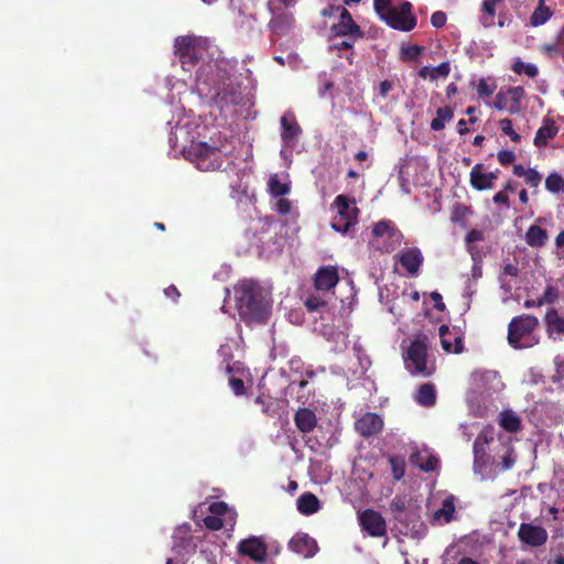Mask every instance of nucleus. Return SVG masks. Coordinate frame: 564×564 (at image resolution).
I'll return each instance as SVG.
<instances>
[{
	"mask_svg": "<svg viewBox=\"0 0 564 564\" xmlns=\"http://www.w3.org/2000/svg\"><path fill=\"white\" fill-rule=\"evenodd\" d=\"M283 7L269 4L271 19L268 23L269 30L278 36L286 35L293 28L295 19L293 14Z\"/></svg>",
	"mask_w": 564,
	"mask_h": 564,
	"instance_id": "9b49d317",
	"label": "nucleus"
},
{
	"mask_svg": "<svg viewBox=\"0 0 564 564\" xmlns=\"http://www.w3.org/2000/svg\"><path fill=\"white\" fill-rule=\"evenodd\" d=\"M541 52H543L549 57H554L561 53V50H560V45L557 43L543 44L541 46Z\"/></svg>",
	"mask_w": 564,
	"mask_h": 564,
	"instance_id": "4d7b16f0",
	"label": "nucleus"
},
{
	"mask_svg": "<svg viewBox=\"0 0 564 564\" xmlns=\"http://www.w3.org/2000/svg\"><path fill=\"white\" fill-rule=\"evenodd\" d=\"M390 508L393 512H403L406 509V501L403 497H394L391 500Z\"/></svg>",
	"mask_w": 564,
	"mask_h": 564,
	"instance_id": "6e6d98bb",
	"label": "nucleus"
},
{
	"mask_svg": "<svg viewBox=\"0 0 564 564\" xmlns=\"http://www.w3.org/2000/svg\"><path fill=\"white\" fill-rule=\"evenodd\" d=\"M469 183L476 191H487L494 187L492 175L486 172L485 165L481 163L473 166L469 174Z\"/></svg>",
	"mask_w": 564,
	"mask_h": 564,
	"instance_id": "412c9836",
	"label": "nucleus"
},
{
	"mask_svg": "<svg viewBox=\"0 0 564 564\" xmlns=\"http://www.w3.org/2000/svg\"><path fill=\"white\" fill-rule=\"evenodd\" d=\"M492 200H494V203L502 204L506 207L510 206L509 205V197H508V195L503 191H500V192L496 193L495 196L492 197Z\"/></svg>",
	"mask_w": 564,
	"mask_h": 564,
	"instance_id": "e2e57ef3",
	"label": "nucleus"
},
{
	"mask_svg": "<svg viewBox=\"0 0 564 564\" xmlns=\"http://www.w3.org/2000/svg\"><path fill=\"white\" fill-rule=\"evenodd\" d=\"M391 2L392 0H373V9L380 19H382L387 11L393 8Z\"/></svg>",
	"mask_w": 564,
	"mask_h": 564,
	"instance_id": "09e8293b",
	"label": "nucleus"
},
{
	"mask_svg": "<svg viewBox=\"0 0 564 564\" xmlns=\"http://www.w3.org/2000/svg\"><path fill=\"white\" fill-rule=\"evenodd\" d=\"M357 433L364 437L379 434L383 429L382 419L376 413H366L355 423Z\"/></svg>",
	"mask_w": 564,
	"mask_h": 564,
	"instance_id": "6ab92c4d",
	"label": "nucleus"
},
{
	"mask_svg": "<svg viewBox=\"0 0 564 564\" xmlns=\"http://www.w3.org/2000/svg\"><path fill=\"white\" fill-rule=\"evenodd\" d=\"M524 180L528 186L536 188L542 181V176L536 170L529 167L527 169Z\"/></svg>",
	"mask_w": 564,
	"mask_h": 564,
	"instance_id": "a18cd8bd",
	"label": "nucleus"
},
{
	"mask_svg": "<svg viewBox=\"0 0 564 564\" xmlns=\"http://www.w3.org/2000/svg\"><path fill=\"white\" fill-rule=\"evenodd\" d=\"M440 465V460L435 455L429 454L422 464L419 465V468L423 471H435Z\"/></svg>",
	"mask_w": 564,
	"mask_h": 564,
	"instance_id": "c03bdc74",
	"label": "nucleus"
},
{
	"mask_svg": "<svg viewBox=\"0 0 564 564\" xmlns=\"http://www.w3.org/2000/svg\"><path fill=\"white\" fill-rule=\"evenodd\" d=\"M338 281L339 275L336 267H322L315 273L314 286L316 291H329L336 286Z\"/></svg>",
	"mask_w": 564,
	"mask_h": 564,
	"instance_id": "aec40b11",
	"label": "nucleus"
},
{
	"mask_svg": "<svg viewBox=\"0 0 564 564\" xmlns=\"http://www.w3.org/2000/svg\"><path fill=\"white\" fill-rule=\"evenodd\" d=\"M558 132V127L551 118H545L542 126L538 129L533 143L538 148L545 147L550 139H553Z\"/></svg>",
	"mask_w": 564,
	"mask_h": 564,
	"instance_id": "5701e85b",
	"label": "nucleus"
},
{
	"mask_svg": "<svg viewBox=\"0 0 564 564\" xmlns=\"http://www.w3.org/2000/svg\"><path fill=\"white\" fill-rule=\"evenodd\" d=\"M308 312H316L327 305V301L318 294H310L304 302Z\"/></svg>",
	"mask_w": 564,
	"mask_h": 564,
	"instance_id": "4c0bfd02",
	"label": "nucleus"
},
{
	"mask_svg": "<svg viewBox=\"0 0 564 564\" xmlns=\"http://www.w3.org/2000/svg\"><path fill=\"white\" fill-rule=\"evenodd\" d=\"M519 274V268L517 262H507L502 267V272L500 275V281L502 282L506 276L517 278Z\"/></svg>",
	"mask_w": 564,
	"mask_h": 564,
	"instance_id": "49530a36",
	"label": "nucleus"
},
{
	"mask_svg": "<svg viewBox=\"0 0 564 564\" xmlns=\"http://www.w3.org/2000/svg\"><path fill=\"white\" fill-rule=\"evenodd\" d=\"M451 72V65L448 62H443L436 67L431 68V80H436L438 78H445L448 76Z\"/></svg>",
	"mask_w": 564,
	"mask_h": 564,
	"instance_id": "37998d69",
	"label": "nucleus"
},
{
	"mask_svg": "<svg viewBox=\"0 0 564 564\" xmlns=\"http://www.w3.org/2000/svg\"><path fill=\"white\" fill-rule=\"evenodd\" d=\"M268 186H269L270 194L274 197H282V196L289 194V192L291 189L290 185L282 183L279 180L276 174L270 176Z\"/></svg>",
	"mask_w": 564,
	"mask_h": 564,
	"instance_id": "473e14b6",
	"label": "nucleus"
},
{
	"mask_svg": "<svg viewBox=\"0 0 564 564\" xmlns=\"http://www.w3.org/2000/svg\"><path fill=\"white\" fill-rule=\"evenodd\" d=\"M539 319L530 314L513 317L508 325V344L514 349H527L538 344L534 330Z\"/></svg>",
	"mask_w": 564,
	"mask_h": 564,
	"instance_id": "7ed1b4c3",
	"label": "nucleus"
},
{
	"mask_svg": "<svg viewBox=\"0 0 564 564\" xmlns=\"http://www.w3.org/2000/svg\"><path fill=\"white\" fill-rule=\"evenodd\" d=\"M372 239L369 246L381 253H391L399 248L403 240L402 231L389 219H382L372 225Z\"/></svg>",
	"mask_w": 564,
	"mask_h": 564,
	"instance_id": "20e7f679",
	"label": "nucleus"
},
{
	"mask_svg": "<svg viewBox=\"0 0 564 564\" xmlns=\"http://www.w3.org/2000/svg\"><path fill=\"white\" fill-rule=\"evenodd\" d=\"M236 307L246 324L265 323L270 315V302L263 289L251 280H245L235 288Z\"/></svg>",
	"mask_w": 564,
	"mask_h": 564,
	"instance_id": "f257e3e1",
	"label": "nucleus"
},
{
	"mask_svg": "<svg viewBox=\"0 0 564 564\" xmlns=\"http://www.w3.org/2000/svg\"><path fill=\"white\" fill-rule=\"evenodd\" d=\"M240 555L247 556L258 564H264L268 561V545L262 536L251 535L242 539L237 546Z\"/></svg>",
	"mask_w": 564,
	"mask_h": 564,
	"instance_id": "9d476101",
	"label": "nucleus"
},
{
	"mask_svg": "<svg viewBox=\"0 0 564 564\" xmlns=\"http://www.w3.org/2000/svg\"><path fill=\"white\" fill-rule=\"evenodd\" d=\"M499 425L509 433H517L522 427L521 417L512 410H503L499 414Z\"/></svg>",
	"mask_w": 564,
	"mask_h": 564,
	"instance_id": "a878e982",
	"label": "nucleus"
},
{
	"mask_svg": "<svg viewBox=\"0 0 564 564\" xmlns=\"http://www.w3.org/2000/svg\"><path fill=\"white\" fill-rule=\"evenodd\" d=\"M426 337H417L410 344L406 350L404 358L405 367L412 375L430 376L431 372L426 370Z\"/></svg>",
	"mask_w": 564,
	"mask_h": 564,
	"instance_id": "6e6552de",
	"label": "nucleus"
},
{
	"mask_svg": "<svg viewBox=\"0 0 564 564\" xmlns=\"http://www.w3.org/2000/svg\"><path fill=\"white\" fill-rule=\"evenodd\" d=\"M454 117V110L451 106L441 107L436 110V117L431 121L433 131H441L445 128V123Z\"/></svg>",
	"mask_w": 564,
	"mask_h": 564,
	"instance_id": "2f4dec72",
	"label": "nucleus"
},
{
	"mask_svg": "<svg viewBox=\"0 0 564 564\" xmlns=\"http://www.w3.org/2000/svg\"><path fill=\"white\" fill-rule=\"evenodd\" d=\"M553 15V11L545 4V0H539L538 7L530 15L529 23L533 28L545 24Z\"/></svg>",
	"mask_w": 564,
	"mask_h": 564,
	"instance_id": "cd10ccee",
	"label": "nucleus"
},
{
	"mask_svg": "<svg viewBox=\"0 0 564 564\" xmlns=\"http://www.w3.org/2000/svg\"><path fill=\"white\" fill-rule=\"evenodd\" d=\"M560 297V291L554 285H546L545 290L543 291L542 295L540 296L543 305L545 304H553L555 303Z\"/></svg>",
	"mask_w": 564,
	"mask_h": 564,
	"instance_id": "ea45409f",
	"label": "nucleus"
},
{
	"mask_svg": "<svg viewBox=\"0 0 564 564\" xmlns=\"http://www.w3.org/2000/svg\"><path fill=\"white\" fill-rule=\"evenodd\" d=\"M334 36H350L354 39L362 37L364 33L360 26L354 21L347 9H340V21L330 29Z\"/></svg>",
	"mask_w": 564,
	"mask_h": 564,
	"instance_id": "dca6fc26",
	"label": "nucleus"
},
{
	"mask_svg": "<svg viewBox=\"0 0 564 564\" xmlns=\"http://www.w3.org/2000/svg\"><path fill=\"white\" fill-rule=\"evenodd\" d=\"M356 39L352 40H341L339 42L334 43V48L336 50H348L351 48Z\"/></svg>",
	"mask_w": 564,
	"mask_h": 564,
	"instance_id": "0e129e2a",
	"label": "nucleus"
},
{
	"mask_svg": "<svg viewBox=\"0 0 564 564\" xmlns=\"http://www.w3.org/2000/svg\"><path fill=\"white\" fill-rule=\"evenodd\" d=\"M475 381L481 383L485 388L489 386V389L496 390L498 386L501 384L500 376L498 371L495 370H480L474 372Z\"/></svg>",
	"mask_w": 564,
	"mask_h": 564,
	"instance_id": "7c9ffc66",
	"label": "nucleus"
},
{
	"mask_svg": "<svg viewBox=\"0 0 564 564\" xmlns=\"http://www.w3.org/2000/svg\"><path fill=\"white\" fill-rule=\"evenodd\" d=\"M423 47L417 44L408 45L401 50L403 61H415L422 54Z\"/></svg>",
	"mask_w": 564,
	"mask_h": 564,
	"instance_id": "58836bf2",
	"label": "nucleus"
},
{
	"mask_svg": "<svg viewBox=\"0 0 564 564\" xmlns=\"http://www.w3.org/2000/svg\"><path fill=\"white\" fill-rule=\"evenodd\" d=\"M229 384L236 395H242L245 393L246 388L242 379L231 377L229 379Z\"/></svg>",
	"mask_w": 564,
	"mask_h": 564,
	"instance_id": "864d4df0",
	"label": "nucleus"
},
{
	"mask_svg": "<svg viewBox=\"0 0 564 564\" xmlns=\"http://www.w3.org/2000/svg\"><path fill=\"white\" fill-rule=\"evenodd\" d=\"M294 423L300 432L310 433L317 424V417L311 409L301 408L294 414Z\"/></svg>",
	"mask_w": 564,
	"mask_h": 564,
	"instance_id": "4be33fe9",
	"label": "nucleus"
},
{
	"mask_svg": "<svg viewBox=\"0 0 564 564\" xmlns=\"http://www.w3.org/2000/svg\"><path fill=\"white\" fill-rule=\"evenodd\" d=\"M485 240V234L484 231L481 230H478V229H471L470 231L467 232L466 237H465V242H466V246H467V249L469 251V253L474 257V253H475V247L473 246L475 242H478V241H482Z\"/></svg>",
	"mask_w": 564,
	"mask_h": 564,
	"instance_id": "e433bc0d",
	"label": "nucleus"
},
{
	"mask_svg": "<svg viewBox=\"0 0 564 564\" xmlns=\"http://www.w3.org/2000/svg\"><path fill=\"white\" fill-rule=\"evenodd\" d=\"M359 524L370 536L380 538L387 533V523L380 512L366 509L358 516Z\"/></svg>",
	"mask_w": 564,
	"mask_h": 564,
	"instance_id": "f8f14e48",
	"label": "nucleus"
},
{
	"mask_svg": "<svg viewBox=\"0 0 564 564\" xmlns=\"http://www.w3.org/2000/svg\"><path fill=\"white\" fill-rule=\"evenodd\" d=\"M446 21L447 17L443 11H435L431 15V24L436 29L443 28L446 24Z\"/></svg>",
	"mask_w": 564,
	"mask_h": 564,
	"instance_id": "8fccbe9b",
	"label": "nucleus"
},
{
	"mask_svg": "<svg viewBox=\"0 0 564 564\" xmlns=\"http://www.w3.org/2000/svg\"><path fill=\"white\" fill-rule=\"evenodd\" d=\"M175 55L184 70L189 72L203 57L205 47L199 37L193 35L178 36L174 41Z\"/></svg>",
	"mask_w": 564,
	"mask_h": 564,
	"instance_id": "39448f33",
	"label": "nucleus"
},
{
	"mask_svg": "<svg viewBox=\"0 0 564 564\" xmlns=\"http://www.w3.org/2000/svg\"><path fill=\"white\" fill-rule=\"evenodd\" d=\"M288 547L295 554L306 558L313 557L318 551V545L315 539L304 532H297L294 534L290 539Z\"/></svg>",
	"mask_w": 564,
	"mask_h": 564,
	"instance_id": "2eb2a0df",
	"label": "nucleus"
},
{
	"mask_svg": "<svg viewBox=\"0 0 564 564\" xmlns=\"http://www.w3.org/2000/svg\"><path fill=\"white\" fill-rule=\"evenodd\" d=\"M296 507L301 514L311 516L319 511L321 501L318 500L316 495L306 491L297 498Z\"/></svg>",
	"mask_w": 564,
	"mask_h": 564,
	"instance_id": "b1692460",
	"label": "nucleus"
},
{
	"mask_svg": "<svg viewBox=\"0 0 564 564\" xmlns=\"http://www.w3.org/2000/svg\"><path fill=\"white\" fill-rule=\"evenodd\" d=\"M276 212L281 215H286L291 212V203L289 199L280 197V199L276 202Z\"/></svg>",
	"mask_w": 564,
	"mask_h": 564,
	"instance_id": "13d9d810",
	"label": "nucleus"
},
{
	"mask_svg": "<svg viewBox=\"0 0 564 564\" xmlns=\"http://www.w3.org/2000/svg\"><path fill=\"white\" fill-rule=\"evenodd\" d=\"M415 401L423 406H432L436 402V391L433 383L426 382L420 386Z\"/></svg>",
	"mask_w": 564,
	"mask_h": 564,
	"instance_id": "c85d7f7f",
	"label": "nucleus"
},
{
	"mask_svg": "<svg viewBox=\"0 0 564 564\" xmlns=\"http://www.w3.org/2000/svg\"><path fill=\"white\" fill-rule=\"evenodd\" d=\"M395 259L410 275H416L424 261L421 250L416 247L403 249Z\"/></svg>",
	"mask_w": 564,
	"mask_h": 564,
	"instance_id": "f3484780",
	"label": "nucleus"
},
{
	"mask_svg": "<svg viewBox=\"0 0 564 564\" xmlns=\"http://www.w3.org/2000/svg\"><path fill=\"white\" fill-rule=\"evenodd\" d=\"M209 511L217 517L224 516L228 511V506L224 501H216L210 503Z\"/></svg>",
	"mask_w": 564,
	"mask_h": 564,
	"instance_id": "5fc2aeb1",
	"label": "nucleus"
},
{
	"mask_svg": "<svg viewBox=\"0 0 564 564\" xmlns=\"http://www.w3.org/2000/svg\"><path fill=\"white\" fill-rule=\"evenodd\" d=\"M512 72L517 75L525 74L529 78H535L539 74V69L534 64L524 63L520 58H517L511 67Z\"/></svg>",
	"mask_w": 564,
	"mask_h": 564,
	"instance_id": "72a5a7b5",
	"label": "nucleus"
},
{
	"mask_svg": "<svg viewBox=\"0 0 564 564\" xmlns=\"http://www.w3.org/2000/svg\"><path fill=\"white\" fill-rule=\"evenodd\" d=\"M555 246L558 249H563L564 248V230H561L558 232V235L556 236V238H555Z\"/></svg>",
	"mask_w": 564,
	"mask_h": 564,
	"instance_id": "774afa93",
	"label": "nucleus"
},
{
	"mask_svg": "<svg viewBox=\"0 0 564 564\" xmlns=\"http://www.w3.org/2000/svg\"><path fill=\"white\" fill-rule=\"evenodd\" d=\"M545 188L553 193L558 194L564 192V180L557 173H551L545 180Z\"/></svg>",
	"mask_w": 564,
	"mask_h": 564,
	"instance_id": "c9c22d12",
	"label": "nucleus"
},
{
	"mask_svg": "<svg viewBox=\"0 0 564 564\" xmlns=\"http://www.w3.org/2000/svg\"><path fill=\"white\" fill-rule=\"evenodd\" d=\"M524 240L531 248L540 249L546 245L549 235L544 228L531 225L524 235Z\"/></svg>",
	"mask_w": 564,
	"mask_h": 564,
	"instance_id": "393cba45",
	"label": "nucleus"
},
{
	"mask_svg": "<svg viewBox=\"0 0 564 564\" xmlns=\"http://www.w3.org/2000/svg\"><path fill=\"white\" fill-rule=\"evenodd\" d=\"M544 322L549 333L564 335V316H561L556 308L551 307L546 311Z\"/></svg>",
	"mask_w": 564,
	"mask_h": 564,
	"instance_id": "bb28decb",
	"label": "nucleus"
},
{
	"mask_svg": "<svg viewBox=\"0 0 564 564\" xmlns=\"http://www.w3.org/2000/svg\"><path fill=\"white\" fill-rule=\"evenodd\" d=\"M204 523H205L206 528H208L210 530H215V531L220 530L224 525L223 520L217 516H207L204 519Z\"/></svg>",
	"mask_w": 564,
	"mask_h": 564,
	"instance_id": "603ef678",
	"label": "nucleus"
},
{
	"mask_svg": "<svg viewBox=\"0 0 564 564\" xmlns=\"http://www.w3.org/2000/svg\"><path fill=\"white\" fill-rule=\"evenodd\" d=\"M281 139L285 148L293 149L302 134V128L296 121L294 113L286 112L281 117Z\"/></svg>",
	"mask_w": 564,
	"mask_h": 564,
	"instance_id": "4468645a",
	"label": "nucleus"
},
{
	"mask_svg": "<svg viewBox=\"0 0 564 564\" xmlns=\"http://www.w3.org/2000/svg\"><path fill=\"white\" fill-rule=\"evenodd\" d=\"M523 306H524L525 308L541 307V306H543V303H542V301H541V299H540V296H539V297H538V299H535V300H530V299H529V300H525V301H524V303H523Z\"/></svg>",
	"mask_w": 564,
	"mask_h": 564,
	"instance_id": "69168bd1",
	"label": "nucleus"
},
{
	"mask_svg": "<svg viewBox=\"0 0 564 564\" xmlns=\"http://www.w3.org/2000/svg\"><path fill=\"white\" fill-rule=\"evenodd\" d=\"M517 535L521 543L532 547L542 546L547 541V531L533 523H521Z\"/></svg>",
	"mask_w": 564,
	"mask_h": 564,
	"instance_id": "ddd939ff",
	"label": "nucleus"
},
{
	"mask_svg": "<svg viewBox=\"0 0 564 564\" xmlns=\"http://www.w3.org/2000/svg\"><path fill=\"white\" fill-rule=\"evenodd\" d=\"M496 88V84H489L485 78H480L477 85V94L481 98L489 97L495 93Z\"/></svg>",
	"mask_w": 564,
	"mask_h": 564,
	"instance_id": "79ce46f5",
	"label": "nucleus"
},
{
	"mask_svg": "<svg viewBox=\"0 0 564 564\" xmlns=\"http://www.w3.org/2000/svg\"><path fill=\"white\" fill-rule=\"evenodd\" d=\"M164 294L166 297L173 300L174 302H176L181 296L180 291L173 284L164 289Z\"/></svg>",
	"mask_w": 564,
	"mask_h": 564,
	"instance_id": "052dcab7",
	"label": "nucleus"
},
{
	"mask_svg": "<svg viewBox=\"0 0 564 564\" xmlns=\"http://www.w3.org/2000/svg\"><path fill=\"white\" fill-rule=\"evenodd\" d=\"M355 198L346 195H338L333 205L337 208V215L333 218L332 228L341 234H346L357 224L359 209L355 206Z\"/></svg>",
	"mask_w": 564,
	"mask_h": 564,
	"instance_id": "423d86ee",
	"label": "nucleus"
},
{
	"mask_svg": "<svg viewBox=\"0 0 564 564\" xmlns=\"http://www.w3.org/2000/svg\"><path fill=\"white\" fill-rule=\"evenodd\" d=\"M393 87V84L392 82L390 80H382L379 85V95L382 97V98H386L388 96V94L391 91Z\"/></svg>",
	"mask_w": 564,
	"mask_h": 564,
	"instance_id": "680f3d73",
	"label": "nucleus"
},
{
	"mask_svg": "<svg viewBox=\"0 0 564 564\" xmlns=\"http://www.w3.org/2000/svg\"><path fill=\"white\" fill-rule=\"evenodd\" d=\"M499 127H500L501 131L505 134L509 135V138L513 142H519L521 140V135L513 130L512 120L511 119H509V118L501 119L499 121Z\"/></svg>",
	"mask_w": 564,
	"mask_h": 564,
	"instance_id": "a19ab883",
	"label": "nucleus"
},
{
	"mask_svg": "<svg viewBox=\"0 0 564 564\" xmlns=\"http://www.w3.org/2000/svg\"><path fill=\"white\" fill-rule=\"evenodd\" d=\"M442 348L446 352L460 354L464 350L463 335L457 329H449L447 325L438 328Z\"/></svg>",
	"mask_w": 564,
	"mask_h": 564,
	"instance_id": "a211bd4d",
	"label": "nucleus"
},
{
	"mask_svg": "<svg viewBox=\"0 0 564 564\" xmlns=\"http://www.w3.org/2000/svg\"><path fill=\"white\" fill-rule=\"evenodd\" d=\"M455 500L456 498L453 495L446 497L442 502V507L435 511L434 518L436 520L443 519L445 523L452 522L456 512Z\"/></svg>",
	"mask_w": 564,
	"mask_h": 564,
	"instance_id": "c756f323",
	"label": "nucleus"
},
{
	"mask_svg": "<svg viewBox=\"0 0 564 564\" xmlns=\"http://www.w3.org/2000/svg\"><path fill=\"white\" fill-rule=\"evenodd\" d=\"M231 150L230 147L220 141H192L184 149L185 158L195 164V166L204 172L219 170L228 159Z\"/></svg>",
	"mask_w": 564,
	"mask_h": 564,
	"instance_id": "f03ea898",
	"label": "nucleus"
},
{
	"mask_svg": "<svg viewBox=\"0 0 564 564\" xmlns=\"http://www.w3.org/2000/svg\"><path fill=\"white\" fill-rule=\"evenodd\" d=\"M497 159H498V162L501 164V165H508V164H511L514 160H516V155L512 151H509V150H500L498 153H497Z\"/></svg>",
	"mask_w": 564,
	"mask_h": 564,
	"instance_id": "3c124183",
	"label": "nucleus"
},
{
	"mask_svg": "<svg viewBox=\"0 0 564 564\" xmlns=\"http://www.w3.org/2000/svg\"><path fill=\"white\" fill-rule=\"evenodd\" d=\"M413 6L409 1H403L400 6L393 7L382 15L384 21L390 28L410 32L417 23L416 17L412 12Z\"/></svg>",
	"mask_w": 564,
	"mask_h": 564,
	"instance_id": "0eeeda50",
	"label": "nucleus"
},
{
	"mask_svg": "<svg viewBox=\"0 0 564 564\" xmlns=\"http://www.w3.org/2000/svg\"><path fill=\"white\" fill-rule=\"evenodd\" d=\"M457 131L460 135L467 134L469 132V129L467 128V121L465 119L458 120Z\"/></svg>",
	"mask_w": 564,
	"mask_h": 564,
	"instance_id": "338daca9",
	"label": "nucleus"
},
{
	"mask_svg": "<svg viewBox=\"0 0 564 564\" xmlns=\"http://www.w3.org/2000/svg\"><path fill=\"white\" fill-rule=\"evenodd\" d=\"M525 97V90L522 86L500 89L494 101V107L498 110H506L510 115H518L522 111V100Z\"/></svg>",
	"mask_w": 564,
	"mask_h": 564,
	"instance_id": "1a4fd4ad",
	"label": "nucleus"
},
{
	"mask_svg": "<svg viewBox=\"0 0 564 564\" xmlns=\"http://www.w3.org/2000/svg\"><path fill=\"white\" fill-rule=\"evenodd\" d=\"M500 2H502V0H484L481 2V12L494 19L497 4Z\"/></svg>",
	"mask_w": 564,
	"mask_h": 564,
	"instance_id": "de8ad7c7",
	"label": "nucleus"
},
{
	"mask_svg": "<svg viewBox=\"0 0 564 564\" xmlns=\"http://www.w3.org/2000/svg\"><path fill=\"white\" fill-rule=\"evenodd\" d=\"M430 296L434 302V307L440 312H444L446 306H445V303L443 302L442 295L435 291V292H432Z\"/></svg>",
	"mask_w": 564,
	"mask_h": 564,
	"instance_id": "bf43d9fd",
	"label": "nucleus"
},
{
	"mask_svg": "<svg viewBox=\"0 0 564 564\" xmlns=\"http://www.w3.org/2000/svg\"><path fill=\"white\" fill-rule=\"evenodd\" d=\"M389 464L391 466L392 476L394 480H401L405 474V460L402 456H390Z\"/></svg>",
	"mask_w": 564,
	"mask_h": 564,
	"instance_id": "f704fd0d",
	"label": "nucleus"
}]
</instances>
